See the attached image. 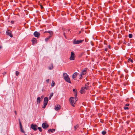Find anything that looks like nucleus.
<instances>
[{
  "label": "nucleus",
  "instance_id": "5",
  "mask_svg": "<svg viewBox=\"0 0 135 135\" xmlns=\"http://www.w3.org/2000/svg\"><path fill=\"white\" fill-rule=\"evenodd\" d=\"M75 57L74 52L72 51L71 52V56L69 59L71 60H75Z\"/></svg>",
  "mask_w": 135,
  "mask_h": 135
},
{
  "label": "nucleus",
  "instance_id": "3",
  "mask_svg": "<svg viewBox=\"0 0 135 135\" xmlns=\"http://www.w3.org/2000/svg\"><path fill=\"white\" fill-rule=\"evenodd\" d=\"M89 89V86L86 84L85 87H82L81 90L80 91V93L81 94H83L85 92V89L88 90Z\"/></svg>",
  "mask_w": 135,
  "mask_h": 135
},
{
  "label": "nucleus",
  "instance_id": "23",
  "mask_svg": "<svg viewBox=\"0 0 135 135\" xmlns=\"http://www.w3.org/2000/svg\"><path fill=\"white\" fill-rule=\"evenodd\" d=\"M53 93H52L50 94L49 97V99H51V97L53 96Z\"/></svg>",
  "mask_w": 135,
  "mask_h": 135
},
{
  "label": "nucleus",
  "instance_id": "22",
  "mask_svg": "<svg viewBox=\"0 0 135 135\" xmlns=\"http://www.w3.org/2000/svg\"><path fill=\"white\" fill-rule=\"evenodd\" d=\"M128 62H133V60L131 58H129L128 59Z\"/></svg>",
  "mask_w": 135,
  "mask_h": 135
},
{
  "label": "nucleus",
  "instance_id": "36",
  "mask_svg": "<svg viewBox=\"0 0 135 135\" xmlns=\"http://www.w3.org/2000/svg\"><path fill=\"white\" fill-rule=\"evenodd\" d=\"M44 97V96L43 95L41 96V99H43Z\"/></svg>",
  "mask_w": 135,
  "mask_h": 135
},
{
  "label": "nucleus",
  "instance_id": "25",
  "mask_svg": "<svg viewBox=\"0 0 135 135\" xmlns=\"http://www.w3.org/2000/svg\"><path fill=\"white\" fill-rule=\"evenodd\" d=\"M55 83L54 81H52V82L51 86H54L55 85Z\"/></svg>",
  "mask_w": 135,
  "mask_h": 135
},
{
  "label": "nucleus",
  "instance_id": "44",
  "mask_svg": "<svg viewBox=\"0 0 135 135\" xmlns=\"http://www.w3.org/2000/svg\"><path fill=\"white\" fill-rule=\"evenodd\" d=\"M87 85H89V82H88V83H87V84H86Z\"/></svg>",
  "mask_w": 135,
  "mask_h": 135
},
{
  "label": "nucleus",
  "instance_id": "39",
  "mask_svg": "<svg viewBox=\"0 0 135 135\" xmlns=\"http://www.w3.org/2000/svg\"><path fill=\"white\" fill-rule=\"evenodd\" d=\"M6 73V72H4V73H3V74L4 75H5Z\"/></svg>",
  "mask_w": 135,
  "mask_h": 135
},
{
  "label": "nucleus",
  "instance_id": "4",
  "mask_svg": "<svg viewBox=\"0 0 135 135\" xmlns=\"http://www.w3.org/2000/svg\"><path fill=\"white\" fill-rule=\"evenodd\" d=\"M87 70V69L86 68H85L83 70L81 71L82 72L80 75V79H81V78L82 77V75H85L86 74Z\"/></svg>",
  "mask_w": 135,
  "mask_h": 135
},
{
  "label": "nucleus",
  "instance_id": "9",
  "mask_svg": "<svg viewBox=\"0 0 135 135\" xmlns=\"http://www.w3.org/2000/svg\"><path fill=\"white\" fill-rule=\"evenodd\" d=\"M49 126L48 124L46 123H43L42 124V127L44 129L47 128Z\"/></svg>",
  "mask_w": 135,
  "mask_h": 135
},
{
  "label": "nucleus",
  "instance_id": "34",
  "mask_svg": "<svg viewBox=\"0 0 135 135\" xmlns=\"http://www.w3.org/2000/svg\"><path fill=\"white\" fill-rule=\"evenodd\" d=\"M46 81L47 83H48L49 82V79H48L46 80Z\"/></svg>",
  "mask_w": 135,
  "mask_h": 135
},
{
  "label": "nucleus",
  "instance_id": "32",
  "mask_svg": "<svg viewBox=\"0 0 135 135\" xmlns=\"http://www.w3.org/2000/svg\"><path fill=\"white\" fill-rule=\"evenodd\" d=\"M124 109L125 110L128 109H129V108L128 107H124Z\"/></svg>",
  "mask_w": 135,
  "mask_h": 135
},
{
  "label": "nucleus",
  "instance_id": "35",
  "mask_svg": "<svg viewBox=\"0 0 135 135\" xmlns=\"http://www.w3.org/2000/svg\"><path fill=\"white\" fill-rule=\"evenodd\" d=\"M123 76V74H121V75L120 76V78H122Z\"/></svg>",
  "mask_w": 135,
  "mask_h": 135
},
{
  "label": "nucleus",
  "instance_id": "38",
  "mask_svg": "<svg viewBox=\"0 0 135 135\" xmlns=\"http://www.w3.org/2000/svg\"><path fill=\"white\" fill-rule=\"evenodd\" d=\"M129 104H126V106H129Z\"/></svg>",
  "mask_w": 135,
  "mask_h": 135
},
{
  "label": "nucleus",
  "instance_id": "29",
  "mask_svg": "<svg viewBox=\"0 0 135 135\" xmlns=\"http://www.w3.org/2000/svg\"><path fill=\"white\" fill-rule=\"evenodd\" d=\"M39 130V131L40 132H41L42 131V129L40 127H38L37 128Z\"/></svg>",
  "mask_w": 135,
  "mask_h": 135
},
{
  "label": "nucleus",
  "instance_id": "6",
  "mask_svg": "<svg viewBox=\"0 0 135 135\" xmlns=\"http://www.w3.org/2000/svg\"><path fill=\"white\" fill-rule=\"evenodd\" d=\"M83 41V40H76V39H75L73 41V43L74 44H79L82 43Z\"/></svg>",
  "mask_w": 135,
  "mask_h": 135
},
{
  "label": "nucleus",
  "instance_id": "14",
  "mask_svg": "<svg viewBox=\"0 0 135 135\" xmlns=\"http://www.w3.org/2000/svg\"><path fill=\"white\" fill-rule=\"evenodd\" d=\"M55 129H50L48 130V132L49 133H50V132H51V133H53L55 132Z\"/></svg>",
  "mask_w": 135,
  "mask_h": 135
},
{
  "label": "nucleus",
  "instance_id": "48",
  "mask_svg": "<svg viewBox=\"0 0 135 135\" xmlns=\"http://www.w3.org/2000/svg\"><path fill=\"white\" fill-rule=\"evenodd\" d=\"M81 33V32L80 31V32H79V33Z\"/></svg>",
  "mask_w": 135,
  "mask_h": 135
},
{
  "label": "nucleus",
  "instance_id": "26",
  "mask_svg": "<svg viewBox=\"0 0 135 135\" xmlns=\"http://www.w3.org/2000/svg\"><path fill=\"white\" fill-rule=\"evenodd\" d=\"M19 124H20V128H21L22 127V126L21 123L20 122V119H19Z\"/></svg>",
  "mask_w": 135,
  "mask_h": 135
},
{
  "label": "nucleus",
  "instance_id": "46",
  "mask_svg": "<svg viewBox=\"0 0 135 135\" xmlns=\"http://www.w3.org/2000/svg\"><path fill=\"white\" fill-rule=\"evenodd\" d=\"M70 29H68V31H70Z\"/></svg>",
  "mask_w": 135,
  "mask_h": 135
},
{
  "label": "nucleus",
  "instance_id": "12",
  "mask_svg": "<svg viewBox=\"0 0 135 135\" xmlns=\"http://www.w3.org/2000/svg\"><path fill=\"white\" fill-rule=\"evenodd\" d=\"M60 106L59 105H56L55 107V109L56 110H58L60 109Z\"/></svg>",
  "mask_w": 135,
  "mask_h": 135
},
{
  "label": "nucleus",
  "instance_id": "47",
  "mask_svg": "<svg viewBox=\"0 0 135 135\" xmlns=\"http://www.w3.org/2000/svg\"><path fill=\"white\" fill-rule=\"evenodd\" d=\"M2 47L0 46V50L1 49Z\"/></svg>",
  "mask_w": 135,
  "mask_h": 135
},
{
  "label": "nucleus",
  "instance_id": "28",
  "mask_svg": "<svg viewBox=\"0 0 135 135\" xmlns=\"http://www.w3.org/2000/svg\"><path fill=\"white\" fill-rule=\"evenodd\" d=\"M102 133L103 135H104L106 134V132L104 131H103L102 132Z\"/></svg>",
  "mask_w": 135,
  "mask_h": 135
},
{
  "label": "nucleus",
  "instance_id": "24",
  "mask_svg": "<svg viewBox=\"0 0 135 135\" xmlns=\"http://www.w3.org/2000/svg\"><path fill=\"white\" fill-rule=\"evenodd\" d=\"M47 105V104H46L45 103H44L43 105V106L42 107V108H45L46 105Z\"/></svg>",
  "mask_w": 135,
  "mask_h": 135
},
{
  "label": "nucleus",
  "instance_id": "43",
  "mask_svg": "<svg viewBox=\"0 0 135 135\" xmlns=\"http://www.w3.org/2000/svg\"><path fill=\"white\" fill-rule=\"evenodd\" d=\"M128 45V46H129L130 45V44L129 43H128L127 44Z\"/></svg>",
  "mask_w": 135,
  "mask_h": 135
},
{
  "label": "nucleus",
  "instance_id": "30",
  "mask_svg": "<svg viewBox=\"0 0 135 135\" xmlns=\"http://www.w3.org/2000/svg\"><path fill=\"white\" fill-rule=\"evenodd\" d=\"M128 37L130 38H132V35L131 34H130L129 35Z\"/></svg>",
  "mask_w": 135,
  "mask_h": 135
},
{
  "label": "nucleus",
  "instance_id": "21",
  "mask_svg": "<svg viewBox=\"0 0 135 135\" xmlns=\"http://www.w3.org/2000/svg\"><path fill=\"white\" fill-rule=\"evenodd\" d=\"M53 64H51V66L49 67V69L50 70H52L53 69Z\"/></svg>",
  "mask_w": 135,
  "mask_h": 135
},
{
  "label": "nucleus",
  "instance_id": "1",
  "mask_svg": "<svg viewBox=\"0 0 135 135\" xmlns=\"http://www.w3.org/2000/svg\"><path fill=\"white\" fill-rule=\"evenodd\" d=\"M77 100V98L76 97L74 98L71 97L69 99V101L71 105L73 107L75 106V104Z\"/></svg>",
  "mask_w": 135,
  "mask_h": 135
},
{
  "label": "nucleus",
  "instance_id": "11",
  "mask_svg": "<svg viewBox=\"0 0 135 135\" xmlns=\"http://www.w3.org/2000/svg\"><path fill=\"white\" fill-rule=\"evenodd\" d=\"M48 101L49 100L48 98L47 97H45L44 98V103L47 104Z\"/></svg>",
  "mask_w": 135,
  "mask_h": 135
},
{
  "label": "nucleus",
  "instance_id": "16",
  "mask_svg": "<svg viewBox=\"0 0 135 135\" xmlns=\"http://www.w3.org/2000/svg\"><path fill=\"white\" fill-rule=\"evenodd\" d=\"M37 40L35 38H33L32 40V42L33 44H35L37 42Z\"/></svg>",
  "mask_w": 135,
  "mask_h": 135
},
{
  "label": "nucleus",
  "instance_id": "2",
  "mask_svg": "<svg viewBox=\"0 0 135 135\" xmlns=\"http://www.w3.org/2000/svg\"><path fill=\"white\" fill-rule=\"evenodd\" d=\"M63 77L65 80L67 82L71 83V82L70 80V78L69 76V75L66 73H64L63 75Z\"/></svg>",
  "mask_w": 135,
  "mask_h": 135
},
{
  "label": "nucleus",
  "instance_id": "49",
  "mask_svg": "<svg viewBox=\"0 0 135 135\" xmlns=\"http://www.w3.org/2000/svg\"><path fill=\"white\" fill-rule=\"evenodd\" d=\"M41 8H43V7L42 6V7H41Z\"/></svg>",
  "mask_w": 135,
  "mask_h": 135
},
{
  "label": "nucleus",
  "instance_id": "8",
  "mask_svg": "<svg viewBox=\"0 0 135 135\" xmlns=\"http://www.w3.org/2000/svg\"><path fill=\"white\" fill-rule=\"evenodd\" d=\"M37 126L36 125H34L32 124L31 125V128L35 131H36L37 130Z\"/></svg>",
  "mask_w": 135,
  "mask_h": 135
},
{
  "label": "nucleus",
  "instance_id": "33",
  "mask_svg": "<svg viewBox=\"0 0 135 135\" xmlns=\"http://www.w3.org/2000/svg\"><path fill=\"white\" fill-rule=\"evenodd\" d=\"M65 32H64V33H63V35H64V36L65 37V38L66 39L67 38L65 36Z\"/></svg>",
  "mask_w": 135,
  "mask_h": 135
},
{
  "label": "nucleus",
  "instance_id": "50",
  "mask_svg": "<svg viewBox=\"0 0 135 135\" xmlns=\"http://www.w3.org/2000/svg\"><path fill=\"white\" fill-rule=\"evenodd\" d=\"M25 135H26V134H25Z\"/></svg>",
  "mask_w": 135,
  "mask_h": 135
},
{
  "label": "nucleus",
  "instance_id": "41",
  "mask_svg": "<svg viewBox=\"0 0 135 135\" xmlns=\"http://www.w3.org/2000/svg\"><path fill=\"white\" fill-rule=\"evenodd\" d=\"M14 23V21H11V23Z\"/></svg>",
  "mask_w": 135,
  "mask_h": 135
},
{
  "label": "nucleus",
  "instance_id": "7",
  "mask_svg": "<svg viewBox=\"0 0 135 135\" xmlns=\"http://www.w3.org/2000/svg\"><path fill=\"white\" fill-rule=\"evenodd\" d=\"M6 34L7 35L10 36L11 37H13V35L12 34V32L9 30H7L6 32Z\"/></svg>",
  "mask_w": 135,
  "mask_h": 135
},
{
  "label": "nucleus",
  "instance_id": "18",
  "mask_svg": "<svg viewBox=\"0 0 135 135\" xmlns=\"http://www.w3.org/2000/svg\"><path fill=\"white\" fill-rule=\"evenodd\" d=\"M45 32H48L50 34V36H51V37H52V35L53 34V32L52 31H46Z\"/></svg>",
  "mask_w": 135,
  "mask_h": 135
},
{
  "label": "nucleus",
  "instance_id": "10",
  "mask_svg": "<svg viewBox=\"0 0 135 135\" xmlns=\"http://www.w3.org/2000/svg\"><path fill=\"white\" fill-rule=\"evenodd\" d=\"M35 36L38 37L40 35V33L37 31L33 33Z\"/></svg>",
  "mask_w": 135,
  "mask_h": 135
},
{
  "label": "nucleus",
  "instance_id": "40",
  "mask_svg": "<svg viewBox=\"0 0 135 135\" xmlns=\"http://www.w3.org/2000/svg\"><path fill=\"white\" fill-rule=\"evenodd\" d=\"M15 114L16 115H17V112H16V110H15Z\"/></svg>",
  "mask_w": 135,
  "mask_h": 135
},
{
  "label": "nucleus",
  "instance_id": "27",
  "mask_svg": "<svg viewBox=\"0 0 135 135\" xmlns=\"http://www.w3.org/2000/svg\"><path fill=\"white\" fill-rule=\"evenodd\" d=\"M16 74L17 76H18L19 74V73L17 71H16Z\"/></svg>",
  "mask_w": 135,
  "mask_h": 135
},
{
  "label": "nucleus",
  "instance_id": "37",
  "mask_svg": "<svg viewBox=\"0 0 135 135\" xmlns=\"http://www.w3.org/2000/svg\"><path fill=\"white\" fill-rule=\"evenodd\" d=\"M120 71H118V74H120Z\"/></svg>",
  "mask_w": 135,
  "mask_h": 135
},
{
  "label": "nucleus",
  "instance_id": "42",
  "mask_svg": "<svg viewBox=\"0 0 135 135\" xmlns=\"http://www.w3.org/2000/svg\"><path fill=\"white\" fill-rule=\"evenodd\" d=\"M108 50V49L107 48H106L105 49V50L106 51H107Z\"/></svg>",
  "mask_w": 135,
  "mask_h": 135
},
{
  "label": "nucleus",
  "instance_id": "31",
  "mask_svg": "<svg viewBox=\"0 0 135 135\" xmlns=\"http://www.w3.org/2000/svg\"><path fill=\"white\" fill-rule=\"evenodd\" d=\"M20 128L21 131L23 133H25V131H23V129H22V127L21 128Z\"/></svg>",
  "mask_w": 135,
  "mask_h": 135
},
{
  "label": "nucleus",
  "instance_id": "45",
  "mask_svg": "<svg viewBox=\"0 0 135 135\" xmlns=\"http://www.w3.org/2000/svg\"><path fill=\"white\" fill-rule=\"evenodd\" d=\"M126 44V42L125 41L123 42V44Z\"/></svg>",
  "mask_w": 135,
  "mask_h": 135
},
{
  "label": "nucleus",
  "instance_id": "20",
  "mask_svg": "<svg viewBox=\"0 0 135 135\" xmlns=\"http://www.w3.org/2000/svg\"><path fill=\"white\" fill-rule=\"evenodd\" d=\"M51 37V36H49L48 37L46 38L45 39V41H47Z\"/></svg>",
  "mask_w": 135,
  "mask_h": 135
},
{
  "label": "nucleus",
  "instance_id": "17",
  "mask_svg": "<svg viewBox=\"0 0 135 135\" xmlns=\"http://www.w3.org/2000/svg\"><path fill=\"white\" fill-rule=\"evenodd\" d=\"M40 97H38L37 98V103L39 104L40 102Z\"/></svg>",
  "mask_w": 135,
  "mask_h": 135
},
{
  "label": "nucleus",
  "instance_id": "15",
  "mask_svg": "<svg viewBox=\"0 0 135 135\" xmlns=\"http://www.w3.org/2000/svg\"><path fill=\"white\" fill-rule=\"evenodd\" d=\"M77 73H76V72H75V73L74 74H73V76H72V78H73L74 79H75V78L77 76Z\"/></svg>",
  "mask_w": 135,
  "mask_h": 135
},
{
  "label": "nucleus",
  "instance_id": "19",
  "mask_svg": "<svg viewBox=\"0 0 135 135\" xmlns=\"http://www.w3.org/2000/svg\"><path fill=\"white\" fill-rule=\"evenodd\" d=\"M79 127V125L78 124H77L74 127V128L75 131H76L77 128H78Z\"/></svg>",
  "mask_w": 135,
  "mask_h": 135
},
{
  "label": "nucleus",
  "instance_id": "13",
  "mask_svg": "<svg viewBox=\"0 0 135 135\" xmlns=\"http://www.w3.org/2000/svg\"><path fill=\"white\" fill-rule=\"evenodd\" d=\"M73 91L74 92L75 97H76L77 95V91L76 89H73Z\"/></svg>",
  "mask_w": 135,
  "mask_h": 135
}]
</instances>
